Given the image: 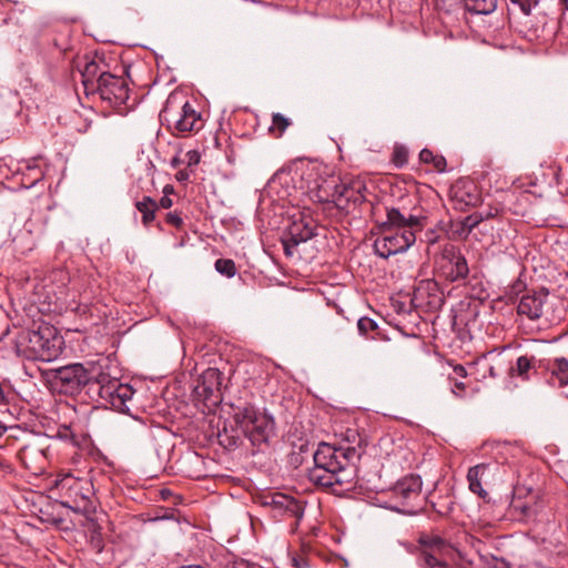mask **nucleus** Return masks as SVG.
Wrapping results in <instances>:
<instances>
[{"label":"nucleus","mask_w":568,"mask_h":568,"mask_svg":"<svg viewBox=\"0 0 568 568\" xmlns=\"http://www.w3.org/2000/svg\"><path fill=\"white\" fill-rule=\"evenodd\" d=\"M467 197H468L467 200H464V199H463V201L465 202V204H466V205L475 206V205H477V204H478V202H479V196H478V194H473V195H471V194H468V195H467Z\"/></svg>","instance_id":"nucleus-44"},{"label":"nucleus","mask_w":568,"mask_h":568,"mask_svg":"<svg viewBox=\"0 0 568 568\" xmlns=\"http://www.w3.org/2000/svg\"><path fill=\"white\" fill-rule=\"evenodd\" d=\"M342 180L338 176L324 179L312 190L314 201L320 203H334L337 205V196L341 193Z\"/></svg>","instance_id":"nucleus-18"},{"label":"nucleus","mask_w":568,"mask_h":568,"mask_svg":"<svg viewBox=\"0 0 568 568\" xmlns=\"http://www.w3.org/2000/svg\"><path fill=\"white\" fill-rule=\"evenodd\" d=\"M549 372L551 386L559 388L568 386V359L566 357H556L549 366Z\"/></svg>","instance_id":"nucleus-22"},{"label":"nucleus","mask_w":568,"mask_h":568,"mask_svg":"<svg viewBox=\"0 0 568 568\" xmlns=\"http://www.w3.org/2000/svg\"><path fill=\"white\" fill-rule=\"evenodd\" d=\"M87 529L90 535V542L93 548H95L98 551H101L103 548L102 528L91 516L87 517Z\"/></svg>","instance_id":"nucleus-27"},{"label":"nucleus","mask_w":568,"mask_h":568,"mask_svg":"<svg viewBox=\"0 0 568 568\" xmlns=\"http://www.w3.org/2000/svg\"><path fill=\"white\" fill-rule=\"evenodd\" d=\"M18 457L22 465L33 474H41L48 466L47 448L29 443L20 448Z\"/></svg>","instance_id":"nucleus-15"},{"label":"nucleus","mask_w":568,"mask_h":568,"mask_svg":"<svg viewBox=\"0 0 568 568\" xmlns=\"http://www.w3.org/2000/svg\"><path fill=\"white\" fill-rule=\"evenodd\" d=\"M214 266L217 273L226 276L227 278H231L236 274L235 263L231 258H219L215 261Z\"/></svg>","instance_id":"nucleus-32"},{"label":"nucleus","mask_w":568,"mask_h":568,"mask_svg":"<svg viewBox=\"0 0 568 568\" xmlns=\"http://www.w3.org/2000/svg\"><path fill=\"white\" fill-rule=\"evenodd\" d=\"M202 387H203V393L205 395V398H210L214 395V394L210 393V385L202 383Z\"/></svg>","instance_id":"nucleus-52"},{"label":"nucleus","mask_w":568,"mask_h":568,"mask_svg":"<svg viewBox=\"0 0 568 568\" xmlns=\"http://www.w3.org/2000/svg\"><path fill=\"white\" fill-rule=\"evenodd\" d=\"M448 558H435L428 555L425 560H418L423 568H449L447 564Z\"/></svg>","instance_id":"nucleus-34"},{"label":"nucleus","mask_w":568,"mask_h":568,"mask_svg":"<svg viewBox=\"0 0 568 568\" xmlns=\"http://www.w3.org/2000/svg\"><path fill=\"white\" fill-rule=\"evenodd\" d=\"M562 2L565 3L566 8L568 9V0H562Z\"/></svg>","instance_id":"nucleus-60"},{"label":"nucleus","mask_w":568,"mask_h":568,"mask_svg":"<svg viewBox=\"0 0 568 568\" xmlns=\"http://www.w3.org/2000/svg\"><path fill=\"white\" fill-rule=\"evenodd\" d=\"M55 487L62 498V506L74 513L83 514L85 517L95 513V505L92 500V484L82 478L67 474L55 481Z\"/></svg>","instance_id":"nucleus-7"},{"label":"nucleus","mask_w":568,"mask_h":568,"mask_svg":"<svg viewBox=\"0 0 568 568\" xmlns=\"http://www.w3.org/2000/svg\"><path fill=\"white\" fill-rule=\"evenodd\" d=\"M135 207L142 214L143 225L148 227L155 219L156 202L150 196H143L141 201L135 203Z\"/></svg>","instance_id":"nucleus-25"},{"label":"nucleus","mask_w":568,"mask_h":568,"mask_svg":"<svg viewBox=\"0 0 568 568\" xmlns=\"http://www.w3.org/2000/svg\"><path fill=\"white\" fill-rule=\"evenodd\" d=\"M465 389V384L463 382H456L454 385V388L452 389L453 393L457 396H459V392Z\"/></svg>","instance_id":"nucleus-50"},{"label":"nucleus","mask_w":568,"mask_h":568,"mask_svg":"<svg viewBox=\"0 0 568 568\" xmlns=\"http://www.w3.org/2000/svg\"><path fill=\"white\" fill-rule=\"evenodd\" d=\"M439 272L449 282L459 281L467 276L469 272L467 261L454 245L449 244L444 248Z\"/></svg>","instance_id":"nucleus-13"},{"label":"nucleus","mask_w":568,"mask_h":568,"mask_svg":"<svg viewBox=\"0 0 568 568\" xmlns=\"http://www.w3.org/2000/svg\"><path fill=\"white\" fill-rule=\"evenodd\" d=\"M422 479L410 475L398 480L378 498L381 506L405 515H414L422 506Z\"/></svg>","instance_id":"nucleus-5"},{"label":"nucleus","mask_w":568,"mask_h":568,"mask_svg":"<svg viewBox=\"0 0 568 568\" xmlns=\"http://www.w3.org/2000/svg\"><path fill=\"white\" fill-rule=\"evenodd\" d=\"M291 124L292 121L285 115L281 113H273L272 124L268 128V132L275 138H281Z\"/></svg>","instance_id":"nucleus-28"},{"label":"nucleus","mask_w":568,"mask_h":568,"mask_svg":"<svg viewBox=\"0 0 568 568\" xmlns=\"http://www.w3.org/2000/svg\"><path fill=\"white\" fill-rule=\"evenodd\" d=\"M483 221V217L480 215H477V214H471V215H468L466 219H465V222H464V225L465 227L468 229V231H473L475 227L478 226V224Z\"/></svg>","instance_id":"nucleus-39"},{"label":"nucleus","mask_w":568,"mask_h":568,"mask_svg":"<svg viewBox=\"0 0 568 568\" xmlns=\"http://www.w3.org/2000/svg\"><path fill=\"white\" fill-rule=\"evenodd\" d=\"M454 372L459 377H466L467 376V371H466V368L463 365H456L454 367Z\"/></svg>","instance_id":"nucleus-48"},{"label":"nucleus","mask_w":568,"mask_h":568,"mask_svg":"<svg viewBox=\"0 0 568 568\" xmlns=\"http://www.w3.org/2000/svg\"><path fill=\"white\" fill-rule=\"evenodd\" d=\"M365 185L361 181L342 182L341 193L337 196L336 207L348 211L349 206L362 204L365 201Z\"/></svg>","instance_id":"nucleus-17"},{"label":"nucleus","mask_w":568,"mask_h":568,"mask_svg":"<svg viewBox=\"0 0 568 568\" xmlns=\"http://www.w3.org/2000/svg\"><path fill=\"white\" fill-rule=\"evenodd\" d=\"M418 560H425L428 555L435 558H452L457 551L455 546L435 531L420 532L417 538Z\"/></svg>","instance_id":"nucleus-12"},{"label":"nucleus","mask_w":568,"mask_h":568,"mask_svg":"<svg viewBox=\"0 0 568 568\" xmlns=\"http://www.w3.org/2000/svg\"><path fill=\"white\" fill-rule=\"evenodd\" d=\"M371 339H382V341H388L389 338L384 334L383 329L378 327V331H376L373 335L369 336Z\"/></svg>","instance_id":"nucleus-46"},{"label":"nucleus","mask_w":568,"mask_h":568,"mask_svg":"<svg viewBox=\"0 0 568 568\" xmlns=\"http://www.w3.org/2000/svg\"><path fill=\"white\" fill-rule=\"evenodd\" d=\"M108 73L109 71L105 70L103 62L90 61L85 63L81 77L87 94H93L95 85H98Z\"/></svg>","instance_id":"nucleus-20"},{"label":"nucleus","mask_w":568,"mask_h":568,"mask_svg":"<svg viewBox=\"0 0 568 568\" xmlns=\"http://www.w3.org/2000/svg\"><path fill=\"white\" fill-rule=\"evenodd\" d=\"M42 178V173L39 171L38 175L36 176V181H39Z\"/></svg>","instance_id":"nucleus-59"},{"label":"nucleus","mask_w":568,"mask_h":568,"mask_svg":"<svg viewBox=\"0 0 568 568\" xmlns=\"http://www.w3.org/2000/svg\"><path fill=\"white\" fill-rule=\"evenodd\" d=\"M190 178V173L187 170H181L176 173V180L180 182L187 181Z\"/></svg>","instance_id":"nucleus-47"},{"label":"nucleus","mask_w":568,"mask_h":568,"mask_svg":"<svg viewBox=\"0 0 568 568\" xmlns=\"http://www.w3.org/2000/svg\"><path fill=\"white\" fill-rule=\"evenodd\" d=\"M467 11L476 14H489L495 11L497 0H464Z\"/></svg>","instance_id":"nucleus-26"},{"label":"nucleus","mask_w":568,"mask_h":568,"mask_svg":"<svg viewBox=\"0 0 568 568\" xmlns=\"http://www.w3.org/2000/svg\"><path fill=\"white\" fill-rule=\"evenodd\" d=\"M539 0H510L513 7H517L524 14L528 16Z\"/></svg>","instance_id":"nucleus-35"},{"label":"nucleus","mask_w":568,"mask_h":568,"mask_svg":"<svg viewBox=\"0 0 568 568\" xmlns=\"http://www.w3.org/2000/svg\"><path fill=\"white\" fill-rule=\"evenodd\" d=\"M315 230V222L310 216L301 214L298 219H295L288 226L286 236L282 240L285 255L288 257L300 255L298 246L314 237Z\"/></svg>","instance_id":"nucleus-10"},{"label":"nucleus","mask_w":568,"mask_h":568,"mask_svg":"<svg viewBox=\"0 0 568 568\" xmlns=\"http://www.w3.org/2000/svg\"><path fill=\"white\" fill-rule=\"evenodd\" d=\"M488 466L486 464H479L474 467H470L467 473V479L469 483V489L480 496L481 498H486L488 493L481 487V478L484 477Z\"/></svg>","instance_id":"nucleus-23"},{"label":"nucleus","mask_w":568,"mask_h":568,"mask_svg":"<svg viewBox=\"0 0 568 568\" xmlns=\"http://www.w3.org/2000/svg\"><path fill=\"white\" fill-rule=\"evenodd\" d=\"M8 430V427L6 424H3L1 420H0V438L6 434V432Z\"/></svg>","instance_id":"nucleus-54"},{"label":"nucleus","mask_w":568,"mask_h":568,"mask_svg":"<svg viewBox=\"0 0 568 568\" xmlns=\"http://www.w3.org/2000/svg\"><path fill=\"white\" fill-rule=\"evenodd\" d=\"M265 504L272 506L273 510L277 511L280 515H287L294 518H301L304 513V507L300 501L283 494L273 495L271 500Z\"/></svg>","instance_id":"nucleus-19"},{"label":"nucleus","mask_w":568,"mask_h":568,"mask_svg":"<svg viewBox=\"0 0 568 568\" xmlns=\"http://www.w3.org/2000/svg\"><path fill=\"white\" fill-rule=\"evenodd\" d=\"M419 160L423 163H430L438 172H444L446 169V159L443 155L434 154L428 149H423L419 153Z\"/></svg>","instance_id":"nucleus-29"},{"label":"nucleus","mask_w":568,"mask_h":568,"mask_svg":"<svg viewBox=\"0 0 568 568\" xmlns=\"http://www.w3.org/2000/svg\"><path fill=\"white\" fill-rule=\"evenodd\" d=\"M425 241L427 244L433 245L439 241V234L436 230H427L425 233Z\"/></svg>","instance_id":"nucleus-42"},{"label":"nucleus","mask_w":568,"mask_h":568,"mask_svg":"<svg viewBox=\"0 0 568 568\" xmlns=\"http://www.w3.org/2000/svg\"><path fill=\"white\" fill-rule=\"evenodd\" d=\"M347 433H348V435H347V440H349V439H351V437H352L353 439H355V438H356V436H357V434H356V432H355V430H351V429H348V430H347Z\"/></svg>","instance_id":"nucleus-55"},{"label":"nucleus","mask_w":568,"mask_h":568,"mask_svg":"<svg viewBox=\"0 0 568 568\" xmlns=\"http://www.w3.org/2000/svg\"><path fill=\"white\" fill-rule=\"evenodd\" d=\"M293 561H294V565H295L296 567H300V566H301L300 561H303V558H300V560H298V559H296V558H294V559H293Z\"/></svg>","instance_id":"nucleus-58"},{"label":"nucleus","mask_w":568,"mask_h":568,"mask_svg":"<svg viewBox=\"0 0 568 568\" xmlns=\"http://www.w3.org/2000/svg\"><path fill=\"white\" fill-rule=\"evenodd\" d=\"M100 367L99 362L73 363L49 369L45 374L52 386L60 393L74 396L84 390L90 397L91 384L99 377Z\"/></svg>","instance_id":"nucleus-4"},{"label":"nucleus","mask_w":568,"mask_h":568,"mask_svg":"<svg viewBox=\"0 0 568 568\" xmlns=\"http://www.w3.org/2000/svg\"><path fill=\"white\" fill-rule=\"evenodd\" d=\"M548 291L541 287L539 291H527L518 303V314L526 315L530 320H538L542 314V306Z\"/></svg>","instance_id":"nucleus-16"},{"label":"nucleus","mask_w":568,"mask_h":568,"mask_svg":"<svg viewBox=\"0 0 568 568\" xmlns=\"http://www.w3.org/2000/svg\"><path fill=\"white\" fill-rule=\"evenodd\" d=\"M359 457L361 453L354 446L335 447L321 443L313 454L314 466L307 470V478L320 489L342 495L355 486Z\"/></svg>","instance_id":"nucleus-1"},{"label":"nucleus","mask_w":568,"mask_h":568,"mask_svg":"<svg viewBox=\"0 0 568 568\" xmlns=\"http://www.w3.org/2000/svg\"><path fill=\"white\" fill-rule=\"evenodd\" d=\"M94 93H98L103 101L111 105L120 106L129 99V85L124 78L109 72L95 85Z\"/></svg>","instance_id":"nucleus-11"},{"label":"nucleus","mask_w":568,"mask_h":568,"mask_svg":"<svg viewBox=\"0 0 568 568\" xmlns=\"http://www.w3.org/2000/svg\"><path fill=\"white\" fill-rule=\"evenodd\" d=\"M58 437L63 439V440H72L73 443H75L74 440V434L72 432V429L69 427V426H62L58 429Z\"/></svg>","instance_id":"nucleus-40"},{"label":"nucleus","mask_w":568,"mask_h":568,"mask_svg":"<svg viewBox=\"0 0 568 568\" xmlns=\"http://www.w3.org/2000/svg\"><path fill=\"white\" fill-rule=\"evenodd\" d=\"M11 470L12 469L9 462L2 455H0V474L11 473Z\"/></svg>","instance_id":"nucleus-43"},{"label":"nucleus","mask_w":568,"mask_h":568,"mask_svg":"<svg viewBox=\"0 0 568 568\" xmlns=\"http://www.w3.org/2000/svg\"><path fill=\"white\" fill-rule=\"evenodd\" d=\"M80 316H83L92 325H98L103 318L108 317L110 311L106 305L98 303H88L81 301L77 307Z\"/></svg>","instance_id":"nucleus-21"},{"label":"nucleus","mask_w":568,"mask_h":568,"mask_svg":"<svg viewBox=\"0 0 568 568\" xmlns=\"http://www.w3.org/2000/svg\"><path fill=\"white\" fill-rule=\"evenodd\" d=\"M509 511L517 520H527L535 514V506L520 497L515 496L510 503Z\"/></svg>","instance_id":"nucleus-24"},{"label":"nucleus","mask_w":568,"mask_h":568,"mask_svg":"<svg viewBox=\"0 0 568 568\" xmlns=\"http://www.w3.org/2000/svg\"><path fill=\"white\" fill-rule=\"evenodd\" d=\"M234 420L242 434L250 439L253 446L267 443L274 430L273 418L265 413L256 410L251 405L239 409L234 414Z\"/></svg>","instance_id":"nucleus-9"},{"label":"nucleus","mask_w":568,"mask_h":568,"mask_svg":"<svg viewBox=\"0 0 568 568\" xmlns=\"http://www.w3.org/2000/svg\"><path fill=\"white\" fill-rule=\"evenodd\" d=\"M534 357L527 355L519 356L516 366L511 368V374H516L524 379H528V372L532 367Z\"/></svg>","instance_id":"nucleus-31"},{"label":"nucleus","mask_w":568,"mask_h":568,"mask_svg":"<svg viewBox=\"0 0 568 568\" xmlns=\"http://www.w3.org/2000/svg\"><path fill=\"white\" fill-rule=\"evenodd\" d=\"M159 205L163 209H170L173 205V201L170 196H162Z\"/></svg>","instance_id":"nucleus-45"},{"label":"nucleus","mask_w":568,"mask_h":568,"mask_svg":"<svg viewBox=\"0 0 568 568\" xmlns=\"http://www.w3.org/2000/svg\"><path fill=\"white\" fill-rule=\"evenodd\" d=\"M200 160H201L200 153L195 150H191V151L186 152L185 159L183 160V162H185L186 165L189 168H191V166L199 164Z\"/></svg>","instance_id":"nucleus-37"},{"label":"nucleus","mask_w":568,"mask_h":568,"mask_svg":"<svg viewBox=\"0 0 568 568\" xmlns=\"http://www.w3.org/2000/svg\"><path fill=\"white\" fill-rule=\"evenodd\" d=\"M134 393V389L129 384L121 383L118 378L111 377L109 373L103 371L101 365L99 377L91 384L90 398L103 406H110L120 413H128L130 410L129 403H131Z\"/></svg>","instance_id":"nucleus-6"},{"label":"nucleus","mask_w":568,"mask_h":568,"mask_svg":"<svg viewBox=\"0 0 568 568\" xmlns=\"http://www.w3.org/2000/svg\"><path fill=\"white\" fill-rule=\"evenodd\" d=\"M473 291H475L476 288H479V293L476 295V298L483 301L485 300L488 295H483V290H481V286H471Z\"/></svg>","instance_id":"nucleus-53"},{"label":"nucleus","mask_w":568,"mask_h":568,"mask_svg":"<svg viewBox=\"0 0 568 568\" xmlns=\"http://www.w3.org/2000/svg\"><path fill=\"white\" fill-rule=\"evenodd\" d=\"M51 284H54V283H61V284H65V282H70L71 281V277L69 275V272L68 271H64V270H55L53 272L50 273V275L48 276L47 278Z\"/></svg>","instance_id":"nucleus-36"},{"label":"nucleus","mask_w":568,"mask_h":568,"mask_svg":"<svg viewBox=\"0 0 568 568\" xmlns=\"http://www.w3.org/2000/svg\"><path fill=\"white\" fill-rule=\"evenodd\" d=\"M7 403V390L4 389V386L0 383V406L6 405Z\"/></svg>","instance_id":"nucleus-49"},{"label":"nucleus","mask_w":568,"mask_h":568,"mask_svg":"<svg viewBox=\"0 0 568 568\" xmlns=\"http://www.w3.org/2000/svg\"><path fill=\"white\" fill-rule=\"evenodd\" d=\"M165 220L170 225H173L176 229H180L183 225V219L178 212L168 213Z\"/></svg>","instance_id":"nucleus-38"},{"label":"nucleus","mask_w":568,"mask_h":568,"mask_svg":"<svg viewBox=\"0 0 568 568\" xmlns=\"http://www.w3.org/2000/svg\"><path fill=\"white\" fill-rule=\"evenodd\" d=\"M63 346V337L54 326L47 323L40 324L36 329H22L16 338L17 353L29 361H55Z\"/></svg>","instance_id":"nucleus-3"},{"label":"nucleus","mask_w":568,"mask_h":568,"mask_svg":"<svg viewBox=\"0 0 568 568\" xmlns=\"http://www.w3.org/2000/svg\"><path fill=\"white\" fill-rule=\"evenodd\" d=\"M386 217L384 234L374 242L376 254L384 258L407 251L416 241V232L427 222L424 214L405 215L396 207L387 209Z\"/></svg>","instance_id":"nucleus-2"},{"label":"nucleus","mask_w":568,"mask_h":568,"mask_svg":"<svg viewBox=\"0 0 568 568\" xmlns=\"http://www.w3.org/2000/svg\"><path fill=\"white\" fill-rule=\"evenodd\" d=\"M174 191L173 186L170 185V184H166L164 187H163V196H170V194H172Z\"/></svg>","instance_id":"nucleus-51"},{"label":"nucleus","mask_w":568,"mask_h":568,"mask_svg":"<svg viewBox=\"0 0 568 568\" xmlns=\"http://www.w3.org/2000/svg\"><path fill=\"white\" fill-rule=\"evenodd\" d=\"M181 162H183V160H180V159H178V158H174V159L172 160V166L176 168Z\"/></svg>","instance_id":"nucleus-56"},{"label":"nucleus","mask_w":568,"mask_h":568,"mask_svg":"<svg viewBox=\"0 0 568 568\" xmlns=\"http://www.w3.org/2000/svg\"><path fill=\"white\" fill-rule=\"evenodd\" d=\"M222 374L216 368H207L202 375V383L210 385V393L214 394L220 389Z\"/></svg>","instance_id":"nucleus-30"},{"label":"nucleus","mask_w":568,"mask_h":568,"mask_svg":"<svg viewBox=\"0 0 568 568\" xmlns=\"http://www.w3.org/2000/svg\"><path fill=\"white\" fill-rule=\"evenodd\" d=\"M293 561H294V565H295L296 567H300V566H301L300 561H303V558H300V560H298V559H296V558H294V559H293Z\"/></svg>","instance_id":"nucleus-57"},{"label":"nucleus","mask_w":568,"mask_h":568,"mask_svg":"<svg viewBox=\"0 0 568 568\" xmlns=\"http://www.w3.org/2000/svg\"><path fill=\"white\" fill-rule=\"evenodd\" d=\"M160 119L172 128L176 135L196 132L203 125L202 116L194 106L189 101H179L173 94L169 95L160 112Z\"/></svg>","instance_id":"nucleus-8"},{"label":"nucleus","mask_w":568,"mask_h":568,"mask_svg":"<svg viewBox=\"0 0 568 568\" xmlns=\"http://www.w3.org/2000/svg\"><path fill=\"white\" fill-rule=\"evenodd\" d=\"M378 324L377 322H375L374 320L369 318V317H361L358 321H357V328H358V332L361 335L369 338V333H372V335L378 331Z\"/></svg>","instance_id":"nucleus-33"},{"label":"nucleus","mask_w":568,"mask_h":568,"mask_svg":"<svg viewBox=\"0 0 568 568\" xmlns=\"http://www.w3.org/2000/svg\"><path fill=\"white\" fill-rule=\"evenodd\" d=\"M407 161V152L404 149H396L394 152V163L397 166H402Z\"/></svg>","instance_id":"nucleus-41"},{"label":"nucleus","mask_w":568,"mask_h":568,"mask_svg":"<svg viewBox=\"0 0 568 568\" xmlns=\"http://www.w3.org/2000/svg\"><path fill=\"white\" fill-rule=\"evenodd\" d=\"M442 286H410L412 292L410 303L414 307H427L430 310H438L445 303L444 292Z\"/></svg>","instance_id":"nucleus-14"}]
</instances>
